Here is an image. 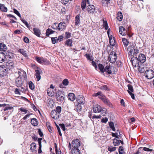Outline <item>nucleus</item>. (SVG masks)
<instances>
[{
  "label": "nucleus",
  "instance_id": "1",
  "mask_svg": "<svg viewBox=\"0 0 154 154\" xmlns=\"http://www.w3.org/2000/svg\"><path fill=\"white\" fill-rule=\"evenodd\" d=\"M127 51L129 52V55L131 56H136L139 52V51L134 45H132L128 46Z\"/></svg>",
  "mask_w": 154,
  "mask_h": 154
},
{
  "label": "nucleus",
  "instance_id": "2",
  "mask_svg": "<svg viewBox=\"0 0 154 154\" xmlns=\"http://www.w3.org/2000/svg\"><path fill=\"white\" fill-rule=\"evenodd\" d=\"M93 112L95 113H99L101 112L102 116H105L106 114V109L105 108L102 109L101 107L98 105H96L93 108Z\"/></svg>",
  "mask_w": 154,
  "mask_h": 154
},
{
  "label": "nucleus",
  "instance_id": "3",
  "mask_svg": "<svg viewBox=\"0 0 154 154\" xmlns=\"http://www.w3.org/2000/svg\"><path fill=\"white\" fill-rule=\"evenodd\" d=\"M16 64L12 60H8L6 63V66L7 69L12 71L15 67Z\"/></svg>",
  "mask_w": 154,
  "mask_h": 154
},
{
  "label": "nucleus",
  "instance_id": "4",
  "mask_svg": "<svg viewBox=\"0 0 154 154\" xmlns=\"http://www.w3.org/2000/svg\"><path fill=\"white\" fill-rule=\"evenodd\" d=\"M116 53L114 51L111 52L109 55L108 59L109 61L111 63H114L117 59Z\"/></svg>",
  "mask_w": 154,
  "mask_h": 154
},
{
  "label": "nucleus",
  "instance_id": "5",
  "mask_svg": "<svg viewBox=\"0 0 154 154\" xmlns=\"http://www.w3.org/2000/svg\"><path fill=\"white\" fill-rule=\"evenodd\" d=\"M145 75L147 79H151L154 77V72L151 69L147 70L145 72Z\"/></svg>",
  "mask_w": 154,
  "mask_h": 154
},
{
  "label": "nucleus",
  "instance_id": "6",
  "mask_svg": "<svg viewBox=\"0 0 154 154\" xmlns=\"http://www.w3.org/2000/svg\"><path fill=\"white\" fill-rule=\"evenodd\" d=\"M57 100L59 102H63L64 100L63 95L61 91H57L56 95Z\"/></svg>",
  "mask_w": 154,
  "mask_h": 154
},
{
  "label": "nucleus",
  "instance_id": "7",
  "mask_svg": "<svg viewBox=\"0 0 154 154\" xmlns=\"http://www.w3.org/2000/svg\"><path fill=\"white\" fill-rule=\"evenodd\" d=\"M8 72L6 67L5 65L0 66V76L3 77L5 76Z\"/></svg>",
  "mask_w": 154,
  "mask_h": 154
},
{
  "label": "nucleus",
  "instance_id": "8",
  "mask_svg": "<svg viewBox=\"0 0 154 154\" xmlns=\"http://www.w3.org/2000/svg\"><path fill=\"white\" fill-rule=\"evenodd\" d=\"M131 62L133 66L136 67L139 66V61L137 57L135 56H132L131 57Z\"/></svg>",
  "mask_w": 154,
  "mask_h": 154
},
{
  "label": "nucleus",
  "instance_id": "9",
  "mask_svg": "<svg viewBox=\"0 0 154 154\" xmlns=\"http://www.w3.org/2000/svg\"><path fill=\"white\" fill-rule=\"evenodd\" d=\"M47 91L48 95L51 97L57 92L55 87H49L48 88Z\"/></svg>",
  "mask_w": 154,
  "mask_h": 154
},
{
  "label": "nucleus",
  "instance_id": "10",
  "mask_svg": "<svg viewBox=\"0 0 154 154\" xmlns=\"http://www.w3.org/2000/svg\"><path fill=\"white\" fill-rule=\"evenodd\" d=\"M87 11L88 14H93L95 11V6L93 5H89L87 7Z\"/></svg>",
  "mask_w": 154,
  "mask_h": 154
},
{
  "label": "nucleus",
  "instance_id": "11",
  "mask_svg": "<svg viewBox=\"0 0 154 154\" xmlns=\"http://www.w3.org/2000/svg\"><path fill=\"white\" fill-rule=\"evenodd\" d=\"M72 144L73 148H78L80 145L79 140L78 139L73 140L72 142Z\"/></svg>",
  "mask_w": 154,
  "mask_h": 154
},
{
  "label": "nucleus",
  "instance_id": "12",
  "mask_svg": "<svg viewBox=\"0 0 154 154\" xmlns=\"http://www.w3.org/2000/svg\"><path fill=\"white\" fill-rule=\"evenodd\" d=\"M17 87H21L23 83V80L22 79L21 77H18L16 80Z\"/></svg>",
  "mask_w": 154,
  "mask_h": 154
},
{
  "label": "nucleus",
  "instance_id": "13",
  "mask_svg": "<svg viewBox=\"0 0 154 154\" xmlns=\"http://www.w3.org/2000/svg\"><path fill=\"white\" fill-rule=\"evenodd\" d=\"M51 117L55 119H57L59 117V114L57 113L55 110H52L51 113Z\"/></svg>",
  "mask_w": 154,
  "mask_h": 154
},
{
  "label": "nucleus",
  "instance_id": "14",
  "mask_svg": "<svg viewBox=\"0 0 154 154\" xmlns=\"http://www.w3.org/2000/svg\"><path fill=\"white\" fill-rule=\"evenodd\" d=\"M65 23L64 22H61L60 23L57 27V29L60 31L63 30L66 28Z\"/></svg>",
  "mask_w": 154,
  "mask_h": 154
},
{
  "label": "nucleus",
  "instance_id": "15",
  "mask_svg": "<svg viewBox=\"0 0 154 154\" xmlns=\"http://www.w3.org/2000/svg\"><path fill=\"white\" fill-rule=\"evenodd\" d=\"M77 103L80 104H84L85 102L84 97L81 95L79 96L77 98Z\"/></svg>",
  "mask_w": 154,
  "mask_h": 154
},
{
  "label": "nucleus",
  "instance_id": "16",
  "mask_svg": "<svg viewBox=\"0 0 154 154\" xmlns=\"http://www.w3.org/2000/svg\"><path fill=\"white\" fill-rule=\"evenodd\" d=\"M138 59L140 62L141 63H143L145 61L146 58L144 55L143 54H140Z\"/></svg>",
  "mask_w": 154,
  "mask_h": 154
},
{
  "label": "nucleus",
  "instance_id": "17",
  "mask_svg": "<svg viewBox=\"0 0 154 154\" xmlns=\"http://www.w3.org/2000/svg\"><path fill=\"white\" fill-rule=\"evenodd\" d=\"M104 72L107 73L108 74H111L112 72V67L109 64L106 65L105 68Z\"/></svg>",
  "mask_w": 154,
  "mask_h": 154
},
{
  "label": "nucleus",
  "instance_id": "18",
  "mask_svg": "<svg viewBox=\"0 0 154 154\" xmlns=\"http://www.w3.org/2000/svg\"><path fill=\"white\" fill-rule=\"evenodd\" d=\"M35 75L37 81H38L41 79V76L40 74L42 73V72L41 70H39L38 69H36L35 70Z\"/></svg>",
  "mask_w": 154,
  "mask_h": 154
},
{
  "label": "nucleus",
  "instance_id": "19",
  "mask_svg": "<svg viewBox=\"0 0 154 154\" xmlns=\"http://www.w3.org/2000/svg\"><path fill=\"white\" fill-rule=\"evenodd\" d=\"M33 33L38 37H40L41 34L40 30L37 28H33Z\"/></svg>",
  "mask_w": 154,
  "mask_h": 154
},
{
  "label": "nucleus",
  "instance_id": "20",
  "mask_svg": "<svg viewBox=\"0 0 154 154\" xmlns=\"http://www.w3.org/2000/svg\"><path fill=\"white\" fill-rule=\"evenodd\" d=\"M5 54L3 52H0V63L4 61L6 59Z\"/></svg>",
  "mask_w": 154,
  "mask_h": 154
},
{
  "label": "nucleus",
  "instance_id": "21",
  "mask_svg": "<svg viewBox=\"0 0 154 154\" xmlns=\"http://www.w3.org/2000/svg\"><path fill=\"white\" fill-rule=\"evenodd\" d=\"M128 90H127L128 93L131 96V98L134 99V94L132 92L133 91V87H128Z\"/></svg>",
  "mask_w": 154,
  "mask_h": 154
},
{
  "label": "nucleus",
  "instance_id": "22",
  "mask_svg": "<svg viewBox=\"0 0 154 154\" xmlns=\"http://www.w3.org/2000/svg\"><path fill=\"white\" fill-rule=\"evenodd\" d=\"M68 97L69 99L72 101H73L75 99V94L72 93H69L68 94Z\"/></svg>",
  "mask_w": 154,
  "mask_h": 154
},
{
  "label": "nucleus",
  "instance_id": "23",
  "mask_svg": "<svg viewBox=\"0 0 154 154\" xmlns=\"http://www.w3.org/2000/svg\"><path fill=\"white\" fill-rule=\"evenodd\" d=\"M80 150L78 148H72L71 150L72 154H80Z\"/></svg>",
  "mask_w": 154,
  "mask_h": 154
},
{
  "label": "nucleus",
  "instance_id": "24",
  "mask_svg": "<svg viewBox=\"0 0 154 154\" xmlns=\"http://www.w3.org/2000/svg\"><path fill=\"white\" fill-rule=\"evenodd\" d=\"M30 149L31 151L33 152L36 149V146L35 143L32 142L30 145Z\"/></svg>",
  "mask_w": 154,
  "mask_h": 154
},
{
  "label": "nucleus",
  "instance_id": "25",
  "mask_svg": "<svg viewBox=\"0 0 154 154\" xmlns=\"http://www.w3.org/2000/svg\"><path fill=\"white\" fill-rule=\"evenodd\" d=\"M31 123L34 126H36L38 125V122L35 118H33L31 120Z\"/></svg>",
  "mask_w": 154,
  "mask_h": 154
},
{
  "label": "nucleus",
  "instance_id": "26",
  "mask_svg": "<svg viewBox=\"0 0 154 154\" xmlns=\"http://www.w3.org/2000/svg\"><path fill=\"white\" fill-rule=\"evenodd\" d=\"M7 47L5 44L2 43H0V49L2 51H6Z\"/></svg>",
  "mask_w": 154,
  "mask_h": 154
},
{
  "label": "nucleus",
  "instance_id": "27",
  "mask_svg": "<svg viewBox=\"0 0 154 154\" xmlns=\"http://www.w3.org/2000/svg\"><path fill=\"white\" fill-rule=\"evenodd\" d=\"M75 109L76 111H81L82 109V107L81 106V104L77 103V104L75 107Z\"/></svg>",
  "mask_w": 154,
  "mask_h": 154
},
{
  "label": "nucleus",
  "instance_id": "28",
  "mask_svg": "<svg viewBox=\"0 0 154 154\" xmlns=\"http://www.w3.org/2000/svg\"><path fill=\"white\" fill-rule=\"evenodd\" d=\"M54 103V101L52 99H49L48 100V106L49 107H52L53 106Z\"/></svg>",
  "mask_w": 154,
  "mask_h": 154
},
{
  "label": "nucleus",
  "instance_id": "29",
  "mask_svg": "<svg viewBox=\"0 0 154 154\" xmlns=\"http://www.w3.org/2000/svg\"><path fill=\"white\" fill-rule=\"evenodd\" d=\"M117 18L119 21H121L123 18V15L121 12H119L117 14Z\"/></svg>",
  "mask_w": 154,
  "mask_h": 154
},
{
  "label": "nucleus",
  "instance_id": "30",
  "mask_svg": "<svg viewBox=\"0 0 154 154\" xmlns=\"http://www.w3.org/2000/svg\"><path fill=\"white\" fill-rule=\"evenodd\" d=\"M0 9L2 11L6 12L7 11V8L3 4H0Z\"/></svg>",
  "mask_w": 154,
  "mask_h": 154
},
{
  "label": "nucleus",
  "instance_id": "31",
  "mask_svg": "<svg viewBox=\"0 0 154 154\" xmlns=\"http://www.w3.org/2000/svg\"><path fill=\"white\" fill-rule=\"evenodd\" d=\"M72 41L70 39H68L65 42V44L68 46L71 47L72 46Z\"/></svg>",
  "mask_w": 154,
  "mask_h": 154
},
{
  "label": "nucleus",
  "instance_id": "32",
  "mask_svg": "<svg viewBox=\"0 0 154 154\" xmlns=\"http://www.w3.org/2000/svg\"><path fill=\"white\" fill-rule=\"evenodd\" d=\"M18 52L23 55L25 57H27V55L26 53V51L23 49H20L18 50Z\"/></svg>",
  "mask_w": 154,
  "mask_h": 154
},
{
  "label": "nucleus",
  "instance_id": "33",
  "mask_svg": "<svg viewBox=\"0 0 154 154\" xmlns=\"http://www.w3.org/2000/svg\"><path fill=\"white\" fill-rule=\"evenodd\" d=\"M54 32V31L51 29L48 28L46 30V35L47 36H49L50 35L53 33Z\"/></svg>",
  "mask_w": 154,
  "mask_h": 154
},
{
  "label": "nucleus",
  "instance_id": "34",
  "mask_svg": "<svg viewBox=\"0 0 154 154\" xmlns=\"http://www.w3.org/2000/svg\"><path fill=\"white\" fill-rule=\"evenodd\" d=\"M98 66L99 69L100 71L102 72L103 73L104 72L105 68H104V66L103 65L99 63L98 64Z\"/></svg>",
  "mask_w": 154,
  "mask_h": 154
},
{
  "label": "nucleus",
  "instance_id": "35",
  "mask_svg": "<svg viewBox=\"0 0 154 154\" xmlns=\"http://www.w3.org/2000/svg\"><path fill=\"white\" fill-rule=\"evenodd\" d=\"M122 41L124 46L125 47L127 46L129 42L127 39L125 38H122Z\"/></svg>",
  "mask_w": 154,
  "mask_h": 154
},
{
  "label": "nucleus",
  "instance_id": "36",
  "mask_svg": "<svg viewBox=\"0 0 154 154\" xmlns=\"http://www.w3.org/2000/svg\"><path fill=\"white\" fill-rule=\"evenodd\" d=\"M120 140H119L115 139L113 140V143L115 146H118L120 144Z\"/></svg>",
  "mask_w": 154,
  "mask_h": 154
},
{
  "label": "nucleus",
  "instance_id": "37",
  "mask_svg": "<svg viewBox=\"0 0 154 154\" xmlns=\"http://www.w3.org/2000/svg\"><path fill=\"white\" fill-rule=\"evenodd\" d=\"M109 42L110 45L112 46H114L115 45V38L113 37L112 39H110L109 40Z\"/></svg>",
  "mask_w": 154,
  "mask_h": 154
},
{
  "label": "nucleus",
  "instance_id": "38",
  "mask_svg": "<svg viewBox=\"0 0 154 154\" xmlns=\"http://www.w3.org/2000/svg\"><path fill=\"white\" fill-rule=\"evenodd\" d=\"M109 125L111 129L113 131L115 130V128L114 126V124L113 122H109Z\"/></svg>",
  "mask_w": 154,
  "mask_h": 154
},
{
  "label": "nucleus",
  "instance_id": "39",
  "mask_svg": "<svg viewBox=\"0 0 154 154\" xmlns=\"http://www.w3.org/2000/svg\"><path fill=\"white\" fill-rule=\"evenodd\" d=\"M86 3V0H83L82 2L81 6L83 10H84L85 8Z\"/></svg>",
  "mask_w": 154,
  "mask_h": 154
},
{
  "label": "nucleus",
  "instance_id": "40",
  "mask_svg": "<svg viewBox=\"0 0 154 154\" xmlns=\"http://www.w3.org/2000/svg\"><path fill=\"white\" fill-rule=\"evenodd\" d=\"M119 30L120 34L122 35L123 34V32L125 31V29L123 26H120L119 27Z\"/></svg>",
  "mask_w": 154,
  "mask_h": 154
},
{
  "label": "nucleus",
  "instance_id": "41",
  "mask_svg": "<svg viewBox=\"0 0 154 154\" xmlns=\"http://www.w3.org/2000/svg\"><path fill=\"white\" fill-rule=\"evenodd\" d=\"M52 43L53 44H55L58 42L59 41V39L57 37H52L51 38Z\"/></svg>",
  "mask_w": 154,
  "mask_h": 154
},
{
  "label": "nucleus",
  "instance_id": "42",
  "mask_svg": "<svg viewBox=\"0 0 154 154\" xmlns=\"http://www.w3.org/2000/svg\"><path fill=\"white\" fill-rule=\"evenodd\" d=\"M75 24L78 25L80 22V17L79 15H77L75 17Z\"/></svg>",
  "mask_w": 154,
  "mask_h": 154
},
{
  "label": "nucleus",
  "instance_id": "43",
  "mask_svg": "<svg viewBox=\"0 0 154 154\" xmlns=\"http://www.w3.org/2000/svg\"><path fill=\"white\" fill-rule=\"evenodd\" d=\"M69 81L68 79H64L62 82V84L64 86H67L69 84Z\"/></svg>",
  "mask_w": 154,
  "mask_h": 154
},
{
  "label": "nucleus",
  "instance_id": "44",
  "mask_svg": "<svg viewBox=\"0 0 154 154\" xmlns=\"http://www.w3.org/2000/svg\"><path fill=\"white\" fill-rule=\"evenodd\" d=\"M35 59L39 63H42L44 62L45 60L44 59H42L40 57H36Z\"/></svg>",
  "mask_w": 154,
  "mask_h": 154
},
{
  "label": "nucleus",
  "instance_id": "45",
  "mask_svg": "<svg viewBox=\"0 0 154 154\" xmlns=\"http://www.w3.org/2000/svg\"><path fill=\"white\" fill-rule=\"evenodd\" d=\"M55 110L56 111L57 113L60 114L61 110V107L60 106H57L56 108V109Z\"/></svg>",
  "mask_w": 154,
  "mask_h": 154
},
{
  "label": "nucleus",
  "instance_id": "46",
  "mask_svg": "<svg viewBox=\"0 0 154 154\" xmlns=\"http://www.w3.org/2000/svg\"><path fill=\"white\" fill-rule=\"evenodd\" d=\"M103 27H104L106 30H107L108 29V26L107 21H105L104 20H103Z\"/></svg>",
  "mask_w": 154,
  "mask_h": 154
},
{
  "label": "nucleus",
  "instance_id": "47",
  "mask_svg": "<svg viewBox=\"0 0 154 154\" xmlns=\"http://www.w3.org/2000/svg\"><path fill=\"white\" fill-rule=\"evenodd\" d=\"M116 147H109L108 148V150L110 152H112L116 150Z\"/></svg>",
  "mask_w": 154,
  "mask_h": 154
},
{
  "label": "nucleus",
  "instance_id": "48",
  "mask_svg": "<svg viewBox=\"0 0 154 154\" xmlns=\"http://www.w3.org/2000/svg\"><path fill=\"white\" fill-rule=\"evenodd\" d=\"M139 68H138V70L139 72L141 73H143L145 71V68L143 67H141L140 66H138Z\"/></svg>",
  "mask_w": 154,
  "mask_h": 154
},
{
  "label": "nucleus",
  "instance_id": "49",
  "mask_svg": "<svg viewBox=\"0 0 154 154\" xmlns=\"http://www.w3.org/2000/svg\"><path fill=\"white\" fill-rule=\"evenodd\" d=\"M19 110L22 112H24V114H25L28 111V110L26 109H24L23 107H21L19 109Z\"/></svg>",
  "mask_w": 154,
  "mask_h": 154
},
{
  "label": "nucleus",
  "instance_id": "50",
  "mask_svg": "<svg viewBox=\"0 0 154 154\" xmlns=\"http://www.w3.org/2000/svg\"><path fill=\"white\" fill-rule=\"evenodd\" d=\"M23 78V80L26 79V74L25 72L24 71H22V73L21 75V77Z\"/></svg>",
  "mask_w": 154,
  "mask_h": 154
},
{
  "label": "nucleus",
  "instance_id": "51",
  "mask_svg": "<svg viewBox=\"0 0 154 154\" xmlns=\"http://www.w3.org/2000/svg\"><path fill=\"white\" fill-rule=\"evenodd\" d=\"M13 109V107L12 106H10L9 105H8V106L5 107L4 110L5 111L8 110H11Z\"/></svg>",
  "mask_w": 154,
  "mask_h": 154
},
{
  "label": "nucleus",
  "instance_id": "52",
  "mask_svg": "<svg viewBox=\"0 0 154 154\" xmlns=\"http://www.w3.org/2000/svg\"><path fill=\"white\" fill-rule=\"evenodd\" d=\"M101 117V116L100 115H99V116H96L95 115H94L91 117V118L92 119H100Z\"/></svg>",
  "mask_w": 154,
  "mask_h": 154
},
{
  "label": "nucleus",
  "instance_id": "53",
  "mask_svg": "<svg viewBox=\"0 0 154 154\" xmlns=\"http://www.w3.org/2000/svg\"><path fill=\"white\" fill-rule=\"evenodd\" d=\"M20 90L18 89L17 88H16L14 91L15 93L16 94H19V95L20 94Z\"/></svg>",
  "mask_w": 154,
  "mask_h": 154
},
{
  "label": "nucleus",
  "instance_id": "54",
  "mask_svg": "<svg viewBox=\"0 0 154 154\" xmlns=\"http://www.w3.org/2000/svg\"><path fill=\"white\" fill-rule=\"evenodd\" d=\"M65 35V37L66 38H69L71 36V34L69 32H66Z\"/></svg>",
  "mask_w": 154,
  "mask_h": 154
},
{
  "label": "nucleus",
  "instance_id": "55",
  "mask_svg": "<svg viewBox=\"0 0 154 154\" xmlns=\"http://www.w3.org/2000/svg\"><path fill=\"white\" fill-rule=\"evenodd\" d=\"M116 65L118 67H121L122 66V63L120 61H118L116 62Z\"/></svg>",
  "mask_w": 154,
  "mask_h": 154
},
{
  "label": "nucleus",
  "instance_id": "56",
  "mask_svg": "<svg viewBox=\"0 0 154 154\" xmlns=\"http://www.w3.org/2000/svg\"><path fill=\"white\" fill-rule=\"evenodd\" d=\"M112 137H115L117 138H119L118 136V134L117 133H112Z\"/></svg>",
  "mask_w": 154,
  "mask_h": 154
},
{
  "label": "nucleus",
  "instance_id": "57",
  "mask_svg": "<svg viewBox=\"0 0 154 154\" xmlns=\"http://www.w3.org/2000/svg\"><path fill=\"white\" fill-rule=\"evenodd\" d=\"M143 149L144 151L147 152L152 151L153 150L152 149H150L146 147H143Z\"/></svg>",
  "mask_w": 154,
  "mask_h": 154
},
{
  "label": "nucleus",
  "instance_id": "58",
  "mask_svg": "<svg viewBox=\"0 0 154 154\" xmlns=\"http://www.w3.org/2000/svg\"><path fill=\"white\" fill-rule=\"evenodd\" d=\"M23 41L25 42L26 43H28L29 42V38L26 37H24L23 38Z\"/></svg>",
  "mask_w": 154,
  "mask_h": 154
},
{
  "label": "nucleus",
  "instance_id": "59",
  "mask_svg": "<svg viewBox=\"0 0 154 154\" xmlns=\"http://www.w3.org/2000/svg\"><path fill=\"white\" fill-rule=\"evenodd\" d=\"M59 125L60 126L61 128L63 131H65V125L63 124H60Z\"/></svg>",
  "mask_w": 154,
  "mask_h": 154
},
{
  "label": "nucleus",
  "instance_id": "60",
  "mask_svg": "<svg viewBox=\"0 0 154 154\" xmlns=\"http://www.w3.org/2000/svg\"><path fill=\"white\" fill-rule=\"evenodd\" d=\"M102 100L105 104H106L107 103H108V102L109 101V100L108 99H106L105 97H104L103 98V99Z\"/></svg>",
  "mask_w": 154,
  "mask_h": 154
},
{
  "label": "nucleus",
  "instance_id": "61",
  "mask_svg": "<svg viewBox=\"0 0 154 154\" xmlns=\"http://www.w3.org/2000/svg\"><path fill=\"white\" fill-rule=\"evenodd\" d=\"M108 119L107 117L103 118L101 120V122L103 123H106L108 121Z\"/></svg>",
  "mask_w": 154,
  "mask_h": 154
},
{
  "label": "nucleus",
  "instance_id": "62",
  "mask_svg": "<svg viewBox=\"0 0 154 154\" xmlns=\"http://www.w3.org/2000/svg\"><path fill=\"white\" fill-rule=\"evenodd\" d=\"M42 140V138H38V145L39 146V147H42V144H41V140Z\"/></svg>",
  "mask_w": 154,
  "mask_h": 154
},
{
  "label": "nucleus",
  "instance_id": "63",
  "mask_svg": "<svg viewBox=\"0 0 154 154\" xmlns=\"http://www.w3.org/2000/svg\"><path fill=\"white\" fill-rule=\"evenodd\" d=\"M57 130L58 131L59 134V135L60 136H62V134L61 133V132L60 129V128H59V127L58 125H57Z\"/></svg>",
  "mask_w": 154,
  "mask_h": 154
},
{
  "label": "nucleus",
  "instance_id": "64",
  "mask_svg": "<svg viewBox=\"0 0 154 154\" xmlns=\"http://www.w3.org/2000/svg\"><path fill=\"white\" fill-rule=\"evenodd\" d=\"M92 64L94 66V67L95 69H97V67L96 65V62H94V61H92Z\"/></svg>",
  "mask_w": 154,
  "mask_h": 154
}]
</instances>
